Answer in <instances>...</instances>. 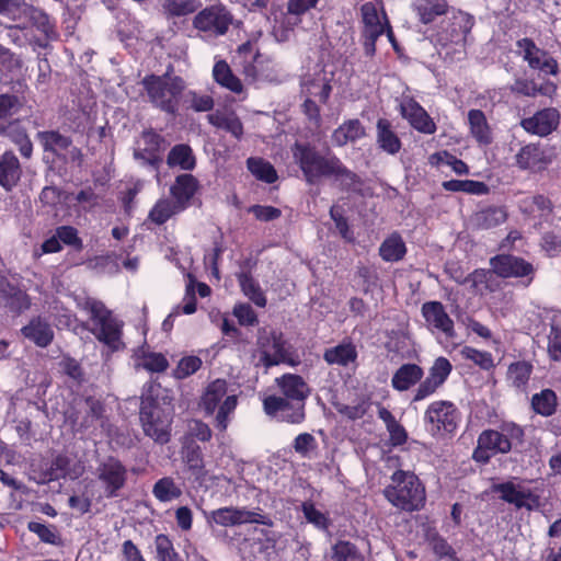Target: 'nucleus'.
Instances as JSON below:
<instances>
[{
  "label": "nucleus",
  "instance_id": "obj_44",
  "mask_svg": "<svg viewBox=\"0 0 561 561\" xmlns=\"http://www.w3.org/2000/svg\"><path fill=\"white\" fill-rule=\"evenodd\" d=\"M407 252L405 243L398 233L387 238L379 248V254L386 262H397L403 259Z\"/></svg>",
  "mask_w": 561,
  "mask_h": 561
},
{
  "label": "nucleus",
  "instance_id": "obj_30",
  "mask_svg": "<svg viewBox=\"0 0 561 561\" xmlns=\"http://www.w3.org/2000/svg\"><path fill=\"white\" fill-rule=\"evenodd\" d=\"M520 209L535 219L538 218L540 221H548L552 215L553 205L548 197L534 195L520 202Z\"/></svg>",
  "mask_w": 561,
  "mask_h": 561
},
{
  "label": "nucleus",
  "instance_id": "obj_42",
  "mask_svg": "<svg viewBox=\"0 0 561 561\" xmlns=\"http://www.w3.org/2000/svg\"><path fill=\"white\" fill-rule=\"evenodd\" d=\"M533 373V365L529 362L520 360L512 363L507 369V380L512 387L524 391Z\"/></svg>",
  "mask_w": 561,
  "mask_h": 561
},
{
  "label": "nucleus",
  "instance_id": "obj_27",
  "mask_svg": "<svg viewBox=\"0 0 561 561\" xmlns=\"http://www.w3.org/2000/svg\"><path fill=\"white\" fill-rule=\"evenodd\" d=\"M468 124L471 136L480 146H488L493 141L492 129L481 110L468 112Z\"/></svg>",
  "mask_w": 561,
  "mask_h": 561
},
{
  "label": "nucleus",
  "instance_id": "obj_28",
  "mask_svg": "<svg viewBox=\"0 0 561 561\" xmlns=\"http://www.w3.org/2000/svg\"><path fill=\"white\" fill-rule=\"evenodd\" d=\"M424 371L416 364H403L392 376L391 386L398 391H407L421 381Z\"/></svg>",
  "mask_w": 561,
  "mask_h": 561
},
{
  "label": "nucleus",
  "instance_id": "obj_2",
  "mask_svg": "<svg viewBox=\"0 0 561 561\" xmlns=\"http://www.w3.org/2000/svg\"><path fill=\"white\" fill-rule=\"evenodd\" d=\"M154 386L149 387V393L141 396L139 419L144 433L158 444H167L171 436V423L173 410L171 401L167 402L168 397L162 398V403L158 394H152Z\"/></svg>",
  "mask_w": 561,
  "mask_h": 561
},
{
  "label": "nucleus",
  "instance_id": "obj_22",
  "mask_svg": "<svg viewBox=\"0 0 561 561\" xmlns=\"http://www.w3.org/2000/svg\"><path fill=\"white\" fill-rule=\"evenodd\" d=\"M276 383L280 388L283 398L305 402L310 394V388L304 378L299 375L285 374L276 378Z\"/></svg>",
  "mask_w": 561,
  "mask_h": 561
},
{
  "label": "nucleus",
  "instance_id": "obj_40",
  "mask_svg": "<svg viewBox=\"0 0 561 561\" xmlns=\"http://www.w3.org/2000/svg\"><path fill=\"white\" fill-rule=\"evenodd\" d=\"M516 164L523 170L541 168L546 163L543 161V152L537 145H526L516 154Z\"/></svg>",
  "mask_w": 561,
  "mask_h": 561
},
{
  "label": "nucleus",
  "instance_id": "obj_48",
  "mask_svg": "<svg viewBox=\"0 0 561 561\" xmlns=\"http://www.w3.org/2000/svg\"><path fill=\"white\" fill-rule=\"evenodd\" d=\"M24 66L20 55L0 44V73L15 76L21 72Z\"/></svg>",
  "mask_w": 561,
  "mask_h": 561
},
{
  "label": "nucleus",
  "instance_id": "obj_46",
  "mask_svg": "<svg viewBox=\"0 0 561 561\" xmlns=\"http://www.w3.org/2000/svg\"><path fill=\"white\" fill-rule=\"evenodd\" d=\"M71 460L65 455H58L51 461L49 468V479L58 480L61 478L69 477L70 479H77L82 474V468H70Z\"/></svg>",
  "mask_w": 561,
  "mask_h": 561
},
{
  "label": "nucleus",
  "instance_id": "obj_47",
  "mask_svg": "<svg viewBox=\"0 0 561 561\" xmlns=\"http://www.w3.org/2000/svg\"><path fill=\"white\" fill-rule=\"evenodd\" d=\"M534 411L542 416H550L557 409V394L551 389H543L531 398Z\"/></svg>",
  "mask_w": 561,
  "mask_h": 561
},
{
  "label": "nucleus",
  "instance_id": "obj_8",
  "mask_svg": "<svg viewBox=\"0 0 561 561\" xmlns=\"http://www.w3.org/2000/svg\"><path fill=\"white\" fill-rule=\"evenodd\" d=\"M232 14L222 4H214L199 11L193 21V25L201 32L214 36L225 35L232 24Z\"/></svg>",
  "mask_w": 561,
  "mask_h": 561
},
{
  "label": "nucleus",
  "instance_id": "obj_7",
  "mask_svg": "<svg viewBox=\"0 0 561 561\" xmlns=\"http://www.w3.org/2000/svg\"><path fill=\"white\" fill-rule=\"evenodd\" d=\"M167 148L165 139L152 129L144 130L136 141L134 158L141 165L149 167L159 175V168L162 163L161 152Z\"/></svg>",
  "mask_w": 561,
  "mask_h": 561
},
{
  "label": "nucleus",
  "instance_id": "obj_37",
  "mask_svg": "<svg viewBox=\"0 0 561 561\" xmlns=\"http://www.w3.org/2000/svg\"><path fill=\"white\" fill-rule=\"evenodd\" d=\"M366 135L365 128L359 119H348L340 127H337L332 134L333 142L343 147L347 142H354L357 139L364 137Z\"/></svg>",
  "mask_w": 561,
  "mask_h": 561
},
{
  "label": "nucleus",
  "instance_id": "obj_33",
  "mask_svg": "<svg viewBox=\"0 0 561 561\" xmlns=\"http://www.w3.org/2000/svg\"><path fill=\"white\" fill-rule=\"evenodd\" d=\"M207 119L209 124L230 133L237 139L243 135V125L234 112L216 111L208 114Z\"/></svg>",
  "mask_w": 561,
  "mask_h": 561
},
{
  "label": "nucleus",
  "instance_id": "obj_23",
  "mask_svg": "<svg viewBox=\"0 0 561 561\" xmlns=\"http://www.w3.org/2000/svg\"><path fill=\"white\" fill-rule=\"evenodd\" d=\"M36 138L44 151L51 152L61 160H66V150H68L72 140L60 134L58 130H43L36 134Z\"/></svg>",
  "mask_w": 561,
  "mask_h": 561
},
{
  "label": "nucleus",
  "instance_id": "obj_15",
  "mask_svg": "<svg viewBox=\"0 0 561 561\" xmlns=\"http://www.w3.org/2000/svg\"><path fill=\"white\" fill-rule=\"evenodd\" d=\"M457 419V409L448 401L432 403L425 413V421L432 425L431 432L433 434H436L442 428L449 433L453 432L456 428Z\"/></svg>",
  "mask_w": 561,
  "mask_h": 561
},
{
  "label": "nucleus",
  "instance_id": "obj_1",
  "mask_svg": "<svg viewBox=\"0 0 561 561\" xmlns=\"http://www.w3.org/2000/svg\"><path fill=\"white\" fill-rule=\"evenodd\" d=\"M291 151L295 162L299 164L309 184L317 183L322 176H333L342 191L360 192V178L347 169L337 157L322 156L314 147L300 142H295Z\"/></svg>",
  "mask_w": 561,
  "mask_h": 561
},
{
  "label": "nucleus",
  "instance_id": "obj_59",
  "mask_svg": "<svg viewBox=\"0 0 561 561\" xmlns=\"http://www.w3.org/2000/svg\"><path fill=\"white\" fill-rule=\"evenodd\" d=\"M331 90L330 83L324 78H314L304 83V91L308 96H318L322 103H327Z\"/></svg>",
  "mask_w": 561,
  "mask_h": 561
},
{
  "label": "nucleus",
  "instance_id": "obj_18",
  "mask_svg": "<svg viewBox=\"0 0 561 561\" xmlns=\"http://www.w3.org/2000/svg\"><path fill=\"white\" fill-rule=\"evenodd\" d=\"M400 113L410 125L420 133L432 135L436 131V124L427 112L412 98H404L400 102Z\"/></svg>",
  "mask_w": 561,
  "mask_h": 561
},
{
  "label": "nucleus",
  "instance_id": "obj_63",
  "mask_svg": "<svg viewBox=\"0 0 561 561\" xmlns=\"http://www.w3.org/2000/svg\"><path fill=\"white\" fill-rule=\"evenodd\" d=\"M548 354L554 362L561 360V327L552 323L548 335Z\"/></svg>",
  "mask_w": 561,
  "mask_h": 561
},
{
  "label": "nucleus",
  "instance_id": "obj_62",
  "mask_svg": "<svg viewBox=\"0 0 561 561\" xmlns=\"http://www.w3.org/2000/svg\"><path fill=\"white\" fill-rule=\"evenodd\" d=\"M202 366V359L197 356H186L183 357L179 364L176 369L174 370V376L178 379H184L192 374L196 373Z\"/></svg>",
  "mask_w": 561,
  "mask_h": 561
},
{
  "label": "nucleus",
  "instance_id": "obj_13",
  "mask_svg": "<svg viewBox=\"0 0 561 561\" xmlns=\"http://www.w3.org/2000/svg\"><path fill=\"white\" fill-rule=\"evenodd\" d=\"M490 265L492 271L502 278L528 277V283H530L535 274V267L531 263L511 254H500L492 257Z\"/></svg>",
  "mask_w": 561,
  "mask_h": 561
},
{
  "label": "nucleus",
  "instance_id": "obj_49",
  "mask_svg": "<svg viewBox=\"0 0 561 561\" xmlns=\"http://www.w3.org/2000/svg\"><path fill=\"white\" fill-rule=\"evenodd\" d=\"M552 84L538 85L534 80L518 78L510 87L511 92L524 96L534 98L538 94L548 95L550 90H553Z\"/></svg>",
  "mask_w": 561,
  "mask_h": 561
},
{
  "label": "nucleus",
  "instance_id": "obj_32",
  "mask_svg": "<svg viewBox=\"0 0 561 561\" xmlns=\"http://www.w3.org/2000/svg\"><path fill=\"white\" fill-rule=\"evenodd\" d=\"M413 9L423 24L432 23L437 16L448 12L446 0H415Z\"/></svg>",
  "mask_w": 561,
  "mask_h": 561
},
{
  "label": "nucleus",
  "instance_id": "obj_43",
  "mask_svg": "<svg viewBox=\"0 0 561 561\" xmlns=\"http://www.w3.org/2000/svg\"><path fill=\"white\" fill-rule=\"evenodd\" d=\"M478 443L480 447H486L493 454H506L512 449V443L504 437L501 431L488 430L482 432Z\"/></svg>",
  "mask_w": 561,
  "mask_h": 561
},
{
  "label": "nucleus",
  "instance_id": "obj_21",
  "mask_svg": "<svg viewBox=\"0 0 561 561\" xmlns=\"http://www.w3.org/2000/svg\"><path fill=\"white\" fill-rule=\"evenodd\" d=\"M0 302L14 313H21L31 306L28 295L5 279L0 280Z\"/></svg>",
  "mask_w": 561,
  "mask_h": 561
},
{
  "label": "nucleus",
  "instance_id": "obj_25",
  "mask_svg": "<svg viewBox=\"0 0 561 561\" xmlns=\"http://www.w3.org/2000/svg\"><path fill=\"white\" fill-rule=\"evenodd\" d=\"M197 180L192 174H181L176 176L174 184L170 187V193L174 202L183 210L187 207L190 199L197 190Z\"/></svg>",
  "mask_w": 561,
  "mask_h": 561
},
{
  "label": "nucleus",
  "instance_id": "obj_53",
  "mask_svg": "<svg viewBox=\"0 0 561 561\" xmlns=\"http://www.w3.org/2000/svg\"><path fill=\"white\" fill-rule=\"evenodd\" d=\"M443 187L450 192H465L476 195L488 193L486 184L472 180H450L443 183Z\"/></svg>",
  "mask_w": 561,
  "mask_h": 561
},
{
  "label": "nucleus",
  "instance_id": "obj_38",
  "mask_svg": "<svg viewBox=\"0 0 561 561\" xmlns=\"http://www.w3.org/2000/svg\"><path fill=\"white\" fill-rule=\"evenodd\" d=\"M167 163L170 168L180 167L182 170L191 171L195 168L196 160L192 148L188 145H175L169 152Z\"/></svg>",
  "mask_w": 561,
  "mask_h": 561
},
{
  "label": "nucleus",
  "instance_id": "obj_19",
  "mask_svg": "<svg viewBox=\"0 0 561 561\" xmlns=\"http://www.w3.org/2000/svg\"><path fill=\"white\" fill-rule=\"evenodd\" d=\"M560 123V114L553 107L538 111L531 117L522 119L520 126L529 134L545 137L556 130Z\"/></svg>",
  "mask_w": 561,
  "mask_h": 561
},
{
  "label": "nucleus",
  "instance_id": "obj_36",
  "mask_svg": "<svg viewBox=\"0 0 561 561\" xmlns=\"http://www.w3.org/2000/svg\"><path fill=\"white\" fill-rule=\"evenodd\" d=\"M323 358L329 365L346 367L356 362V346L351 342L341 343L336 346L327 348L324 351Z\"/></svg>",
  "mask_w": 561,
  "mask_h": 561
},
{
  "label": "nucleus",
  "instance_id": "obj_10",
  "mask_svg": "<svg viewBox=\"0 0 561 561\" xmlns=\"http://www.w3.org/2000/svg\"><path fill=\"white\" fill-rule=\"evenodd\" d=\"M96 477L102 483L106 497H116L127 481V469L116 458L108 457L100 462Z\"/></svg>",
  "mask_w": 561,
  "mask_h": 561
},
{
  "label": "nucleus",
  "instance_id": "obj_26",
  "mask_svg": "<svg viewBox=\"0 0 561 561\" xmlns=\"http://www.w3.org/2000/svg\"><path fill=\"white\" fill-rule=\"evenodd\" d=\"M376 140L380 149L389 154H396L401 149V140L386 118H379L376 124Z\"/></svg>",
  "mask_w": 561,
  "mask_h": 561
},
{
  "label": "nucleus",
  "instance_id": "obj_11",
  "mask_svg": "<svg viewBox=\"0 0 561 561\" xmlns=\"http://www.w3.org/2000/svg\"><path fill=\"white\" fill-rule=\"evenodd\" d=\"M263 407L267 415L277 416L283 422L300 424L306 417L305 402L268 396L264 399Z\"/></svg>",
  "mask_w": 561,
  "mask_h": 561
},
{
  "label": "nucleus",
  "instance_id": "obj_55",
  "mask_svg": "<svg viewBox=\"0 0 561 561\" xmlns=\"http://www.w3.org/2000/svg\"><path fill=\"white\" fill-rule=\"evenodd\" d=\"M238 278L243 294L256 306L265 307L266 298L257 283L247 273H241Z\"/></svg>",
  "mask_w": 561,
  "mask_h": 561
},
{
  "label": "nucleus",
  "instance_id": "obj_20",
  "mask_svg": "<svg viewBox=\"0 0 561 561\" xmlns=\"http://www.w3.org/2000/svg\"><path fill=\"white\" fill-rule=\"evenodd\" d=\"M493 490L501 493L503 501L515 505L517 508L524 507L528 511H533L540 505L538 495L533 494L530 491L519 490L512 482L495 484Z\"/></svg>",
  "mask_w": 561,
  "mask_h": 561
},
{
  "label": "nucleus",
  "instance_id": "obj_45",
  "mask_svg": "<svg viewBox=\"0 0 561 561\" xmlns=\"http://www.w3.org/2000/svg\"><path fill=\"white\" fill-rule=\"evenodd\" d=\"M330 561H364V556L348 540H337L332 547L329 554Z\"/></svg>",
  "mask_w": 561,
  "mask_h": 561
},
{
  "label": "nucleus",
  "instance_id": "obj_29",
  "mask_svg": "<svg viewBox=\"0 0 561 561\" xmlns=\"http://www.w3.org/2000/svg\"><path fill=\"white\" fill-rule=\"evenodd\" d=\"M24 337L34 342L39 347H46L54 337V331L50 325L42 318H34L30 323L21 329Z\"/></svg>",
  "mask_w": 561,
  "mask_h": 561
},
{
  "label": "nucleus",
  "instance_id": "obj_14",
  "mask_svg": "<svg viewBox=\"0 0 561 561\" xmlns=\"http://www.w3.org/2000/svg\"><path fill=\"white\" fill-rule=\"evenodd\" d=\"M421 313L431 332H440L446 337H454L456 335L454 321L440 301L432 300L424 302Z\"/></svg>",
  "mask_w": 561,
  "mask_h": 561
},
{
  "label": "nucleus",
  "instance_id": "obj_52",
  "mask_svg": "<svg viewBox=\"0 0 561 561\" xmlns=\"http://www.w3.org/2000/svg\"><path fill=\"white\" fill-rule=\"evenodd\" d=\"M247 165L249 171L260 181L274 183L277 180L274 167L261 158H249Z\"/></svg>",
  "mask_w": 561,
  "mask_h": 561
},
{
  "label": "nucleus",
  "instance_id": "obj_24",
  "mask_svg": "<svg viewBox=\"0 0 561 561\" xmlns=\"http://www.w3.org/2000/svg\"><path fill=\"white\" fill-rule=\"evenodd\" d=\"M22 168L18 157L12 151H5L0 157V185L11 191L20 181Z\"/></svg>",
  "mask_w": 561,
  "mask_h": 561
},
{
  "label": "nucleus",
  "instance_id": "obj_41",
  "mask_svg": "<svg viewBox=\"0 0 561 561\" xmlns=\"http://www.w3.org/2000/svg\"><path fill=\"white\" fill-rule=\"evenodd\" d=\"M507 214L503 207H488L474 214L473 222L479 229H491L503 224Z\"/></svg>",
  "mask_w": 561,
  "mask_h": 561
},
{
  "label": "nucleus",
  "instance_id": "obj_17",
  "mask_svg": "<svg viewBox=\"0 0 561 561\" xmlns=\"http://www.w3.org/2000/svg\"><path fill=\"white\" fill-rule=\"evenodd\" d=\"M257 343L261 348L260 362L266 368L282 363L294 364L288 357V352L285 350L284 341L280 335H276L274 332L261 335Z\"/></svg>",
  "mask_w": 561,
  "mask_h": 561
},
{
  "label": "nucleus",
  "instance_id": "obj_6",
  "mask_svg": "<svg viewBox=\"0 0 561 561\" xmlns=\"http://www.w3.org/2000/svg\"><path fill=\"white\" fill-rule=\"evenodd\" d=\"M83 309L91 314L94 323L92 332L96 339L108 345L112 350H117L121 343L122 323L99 300L85 299Z\"/></svg>",
  "mask_w": 561,
  "mask_h": 561
},
{
  "label": "nucleus",
  "instance_id": "obj_5",
  "mask_svg": "<svg viewBox=\"0 0 561 561\" xmlns=\"http://www.w3.org/2000/svg\"><path fill=\"white\" fill-rule=\"evenodd\" d=\"M238 399L234 394L227 396V381L216 379L205 389L201 407L207 414H213L217 409L215 417L216 427L225 431L228 426V416L237 408Z\"/></svg>",
  "mask_w": 561,
  "mask_h": 561
},
{
  "label": "nucleus",
  "instance_id": "obj_60",
  "mask_svg": "<svg viewBox=\"0 0 561 561\" xmlns=\"http://www.w3.org/2000/svg\"><path fill=\"white\" fill-rule=\"evenodd\" d=\"M460 354L463 358L473 362L481 369L490 370L494 367V362L491 353L476 350L470 346L461 348Z\"/></svg>",
  "mask_w": 561,
  "mask_h": 561
},
{
  "label": "nucleus",
  "instance_id": "obj_61",
  "mask_svg": "<svg viewBox=\"0 0 561 561\" xmlns=\"http://www.w3.org/2000/svg\"><path fill=\"white\" fill-rule=\"evenodd\" d=\"M362 16L364 31L385 32V25L381 23L377 9L371 3H365L362 7Z\"/></svg>",
  "mask_w": 561,
  "mask_h": 561
},
{
  "label": "nucleus",
  "instance_id": "obj_56",
  "mask_svg": "<svg viewBox=\"0 0 561 561\" xmlns=\"http://www.w3.org/2000/svg\"><path fill=\"white\" fill-rule=\"evenodd\" d=\"M169 366L168 359L161 353H145L138 357L136 368H144L151 373H162Z\"/></svg>",
  "mask_w": 561,
  "mask_h": 561
},
{
  "label": "nucleus",
  "instance_id": "obj_50",
  "mask_svg": "<svg viewBox=\"0 0 561 561\" xmlns=\"http://www.w3.org/2000/svg\"><path fill=\"white\" fill-rule=\"evenodd\" d=\"M182 210L174 201L159 199L150 210L149 219L157 225H162Z\"/></svg>",
  "mask_w": 561,
  "mask_h": 561
},
{
  "label": "nucleus",
  "instance_id": "obj_64",
  "mask_svg": "<svg viewBox=\"0 0 561 561\" xmlns=\"http://www.w3.org/2000/svg\"><path fill=\"white\" fill-rule=\"evenodd\" d=\"M317 440L309 433L299 434L294 440V449L302 457H309L317 449Z\"/></svg>",
  "mask_w": 561,
  "mask_h": 561
},
{
  "label": "nucleus",
  "instance_id": "obj_39",
  "mask_svg": "<svg viewBox=\"0 0 561 561\" xmlns=\"http://www.w3.org/2000/svg\"><path fill=\"white\" fill-rule=\"evenodd\" d=\"M213 76L215 81L221 87L234 93L242 92L243 85L241 80L232 73L229 65L225 60H219L215 64Z\"/></svg>",
  "mask_w": 561,
  "mask_h": 561
},
{
  "label": "nucleus",
  "instance_id": "obj_9",
  "mask_svg": "<svg viewBox=\"0 0 561 561\" xmlns=\"http://www.w3.org/2000/svg\"><path fill=\"white\" fill-rule=\"evenodd\" d=\"M208 520L222 527H231L248 523L272 526V520L259 512L245 507L227 506L209 513Z\"/></svg>",
  "mask_w": 561,
  "mask_h": 561
},
{
  "label": "nucleus",
  "instance_id": "obj_54",
  "mask_svg": "<svg viewBox=\"0 0 561 561\" xmlns=\"http://www.w3.org/2000/svg\"><path fill=\"white\" fill-rule=\"evenodd\" d=\"M202 5L199 0H163L162 8L171 16L195 12Z\"/></svg>",
  "mask_w": 561,
  "mask_h": 561
},
{
  "label": "nucleus",
  "instance_id": "obj_3",
  "mask_svg": "<svg viewBox=\"0 0 561 561\" xmlns=\"http://www.w3.org/2000/svg\"><path fill=\"white\" fill-rule=\"evenodd\" d=\"M385 497L397 508L405 512L421 510L425 504V489L419 478L409 471L397 470L391 483L383 490Z\"/></svg>",
  "mask_w": 561,
  "mask_h": 561
},
{
  "label": "nucleus",
  "instance_id": "obj_4",
  "mask_svg": "<svg viewBox=\"0 0 561 561\" xmlns=\"http://www.w3.org/2000/svg\"><path fill=\"white\" fill-rule=\"evenodd\" d=\"M150 102L169 114L178 111L179 99L185 89V82L180 77L148 76L142 80Z\"/></svg>",
  "mask_w": 561,
  "mask_h": 561
},
{
  "label": "nucleus",
  "instance_id": "obj_16",
  "mask_svg": "<svg viewBox=\"0 0 561 561\" xmlns=\"http://www.w3.org/2000/svg\"><path fill=\"white\" fill-rule=\"evenodd\" d=\"M453 366L446 357H438L430 368L428 376L419 385L413 401H421L433 394L439 388L449 374Z\"/></svg>",
  "mask_w": 561,
  "mask_h": 561
},
{
  "label": "nucleus",
  "instance_id": "obj_35",
  "mask_svg": "<svg viewBox=\"0 0 561 561\" xmlns=\"http://www.w3.org/2000/svg\"><path fill=\"white\" fill-rule=\"evenodd\" d=\"M25 103L23 91L18 90L16 93L0 94V130L8 126L7 121L18 114Z\"/></svg>",
  "mask_w": 561,
  "mask_h": 561
},
{
  "label": "nucleus",
  "instance_id": "obj_34",
  "mask_svg": "<svg viewBox=\"0 0 561 561\" xmlns=\"http://www.w3.org/2000/svg\"><path fill=\"white\" fill-rule=\"evenodd\" d=\"M473 26V18L462 11L453 13L448 28V39L455 44H465Z\"/></svg>",
  "mask_w": 561,
  "mask_h": 561
},
{
  "label": "nucleus",
  "instance_id": "obj_12",
  "mask_svg": "<svg viewBox=\"0 0 561 561\" xmlns=\"http://www.w3.org/2000/svg\"><path fill=\"white\" fill-rule=\"evenodd\" d=\"M519 55L528 64L529 68L539 70L546 75L556 76L559 67L557 60L548 51L539 48L530 38H522L517 42Z\"/></svg>",
  "mask_w": 561,
  "mask_h": 561
},
{
  "label": "nucleus",
  "instance_id": "obj_58",
  "mask_svg": "<svg viewBox=\"0 0 561 561\" xmlns=\"http://www.w3.org/2000/svg\"><path fill=\"white\" fill-rule=\"evenodd\" d=\"M156 557L158 561H181L170 538L160 534L154 538Z\"/></svg>",
  "mask_w": 561,
  "mask_h": 561
},
{
  "label": "nucleus",
  "instance_id": "obj_51",
  "mask_svg": "<svg viewBox=\"0 0 561 561\" xmlns=\"http://www.w3.org/2000/svg\"><path fill=\"white\" fill-rule=\"evenodd\" d=\"M152 493L160 502H170L179 499L182 490L172 478L164 477L154 483Z\"/></svg>",
  "mask_w": 561,
  "mask_h": 561
},
{
  "label": "nucleus",
  "instance_id": "obj_31",
  "mask_svg": "<svg viewBox=\"0 0 561 561\" xmlns=\"http://www.w3.org/2000/svg\"><path fill=\"white\" fill-rule=\"evenodd\" d=\"M1 135H5L14 145L19 147L22 157L30 159L33 154V144L25 130L18 121L8 122V126L0 130Z\"/></svg>",
  "mask_w": 561,
  "mask_h": 561
},
{
  "label": "nucleus",
  "instance_id": "obj_57",
  "mask_svg": "<svg viewBox=\"0 0 561 561\" xmlns=\"http://www.w3.org/2000/svg\"><path fill=\"white\" fill-rule=\"evenodd\" d=\"M27 528L31 533L38 536V538L49 545H60L61 539L57 528L53 525H45L38 522H30Z\"/></svg>",
  "mask_w": 561,
  "mask_h": 561
}]
</instances>
